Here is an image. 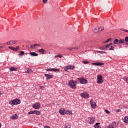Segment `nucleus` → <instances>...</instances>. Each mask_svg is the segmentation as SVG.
Listing matches in <instances>:
<instances>
[{"mask_svg": "<svg viewBox=\"0 0 128 128\" xmlns=\"http://www.w3.org/2000/svg\"><path fill=\"white\" fill-rule=\"evenodd\" d=\"M11 106H14V104H20V99H14L12 100H10L9 102Z\"/></svg>", "mask_w": 128, "mask_h": 128, "instance_id": "nucleus-1", "label": "nucleus"}, {"mask_svg": "<svg viewBox=\"0 0 128 128\" xmlns=\"http://www.w3.org/2000/svg\"><path fill=\"white\" fill-rule=\"evenodd\" d=\"M113 43L114 44H124V39H115Z\"/></svg>", "mask_w": 128, "mask_h": 128, "instance_id": "nucleus-2", "label": "nucleus"}, {"mask_svg": "<svg viewBox=\"0 0 128 128\" xmlns=\"http://www.w3.org/2000/svg\"><path fill=\"white\" fill-rule=\"evenodd\" d=\"M97 84H101L104 82V80H102V76L100 74H99L97 76Z\"/></svg>", "mask_w": 128, "mask_h": 128, "instance_id": "nucleus-3", "label": "nucleus"}, {"mask_svg": "<svg viewBox=\"0 0 128 128\" xmlns=\"http://www.w3.org/2000/svg\"><path fill=\"white\" fill-rule=\"evenodd\" d=\"M76 82L72 80H70L68 83V86L72 88H76Z\"/></svg>", "mask_w": 128, "mask_h": 128, "instance_id": "nucleus-4", "label": "nucleus"}, {"mask_svg": "<svg viewBox=\"0 0 128 128\" xmlns=\"http://www.w3.org/2000/svg\"><path fill=\"white\" fill-rule=\"evenodd\" d=\"M78 80L80 84H88V80L84 79V78H78Z\"/></svg>", "mask_w": 128, "mask_h": 128, "instance_id": "nucleus-5", "label": "nucleus"}, {"mask_svg": "<svg viewBox=\"0 0 128 128\" xmlns=\"http://www.w3.org/2000/svg\"><path fill=\"white\" fill-rule=\"evenodd\" d=\"M88 122L90 124H94V122H96V118H94L93 117H89L88 118Z\"/></svg>", "mask_w": 128, "mask_h": 128, "instance_id": "nucleus-6", "label": "nucleus"}, {"mask_svg": "<svg viewBox=\"0 0 128 128\" xmlns=\"http://www.w3.org/2000/svg\"><path fill=\"white\" fill-rule=\"evenodd\" d=\"M80 96L84 98H88L90 95L86 92H84L80 94Z\"/></svg>", "mask_w": 128, "mask_h": 128, "instance_id": "nucleus-7", "label": "nucleus"}, {"mask_svg": "<svg viewBox=\"0 0 128 128\" xmlns=\"http://www.w3.org/2000/svg\"><path fill=\"white\" fill-rule=\"evenodd\" d=\"M90 104L92 108H96V104L94 102V100H90Z\"/></svg>", "mask_w": 128, "mask_h": 128, "instance_id": "nucleus-8", "label": "nucleus"}, {"mask_svg": "<svg viewBox=\"0 0 128 128\" xmlns=\"http://www.w3.org/2000/svg\"><path fill=\"white\" fill-rule=\"evenodd\" d=\"M74 66L70 65L65 67L64 70L66 72L68 70H74Z\"/></svg>", "mask_w": 128, "mask_h": 128, "instance_id": "nucleus-9", "label": "nucleus"}, {"mask_svg": "<svg viewBox=\"0 0 128 128\" xmlns=\"http://www.w3.org/2000/svg\"><path fill=\"white\" fill-rule=\"evenodd\" d=\"M116 126V122H112V124H109L108 126V128H115Z\"/></svg>", "mask_w": 128, "mask_h": 128, "instance_id": "nucleus-10", "label": "nucleus"}, {"mask_svg": "<svg viewBox=\"0 0 128 128\" xmlns=\"http://www.w3.org/2000/svg\"><path fill=\"white\" fill-rule=\"evenodd\" d=\"M40 104L38 102L36 103L34 105H33L34 108H35L36 110L40 108Z\"/></svg>", "mask_w": 128, "mask_h": 128, "instance_id": "nucleus-11", "label": "nucleus"}, {"mask_svg": "<svg viewBox=\"0 0 128 128\" xmlns=\"http://www.w3.org/2000/svg\"><path fill=\"white\" fill-rule=\"evenodd\" d=\"M92 66H104V63L103 62H93L92 64Z\"/></svg>", "mask_w": 128, "mask_h": 128, "instance_id": "nucleus-12", "label": "nucleus"}, {"mask_svg": "<svg viewBox=\"0 0 128 128\" xmlns=\"http://www.w3.org/2000/svg\"><path fill=\"white\" fill-rule=\"evenodd\" d=\"M10 120H18V114H14L13 116H10Z\"/></svg>", "mask_w": 128, "mask_h": 128, "instance_id": "nucleus-13", "label": "nucleus"}, {"mask_svg": "<svg viewBox=\"0 0 128 128\" xmlns=\"http://www.w3.org/2000/svg\"><path fill=\"white\" fill-rule=\"evenodd\" d=\"M46 78V80H50V78H52L54 76L50 75L48 74H44Z\"/></svg>", "mask_w": 128, "mask_h": 128, "instance_id": "nucleus-14", "label": "nucleus"}, {"mask_svg": "<svg viewBox=\"0 0 128 128\" xmlns=\"http://www.w3.org/2000/svg\"><path fill=\"white\" fill-rule=\"evenodd\" d=\"M29 54L31 56H38V54L34 52H30Z\"/></svg>", "mask_w": 128, "mask_h": 128, "instance_id": "nucleus-15", "label": "nucleus"}, {"mask_svg": "<svg viewBox=\"0 0 128 128\" xmlns=\"http://www.w3.org/2000/svg\"><path fill=\"white\" fill-rule=\"evenodd\" d=\"M46 70L47 72H56L58 70H60L58 69H56V68H51V69H46Z\"/></svg>", "mask_w": 128, "mask_h": 128, "instance_id": "nucleus-16", "label": "nucleus"}, {"mask_svg": "<svg viewBox=\"0 0 128 128\" xmlns=\"http://www.w3.org/2000/svg\"><path fill=\"white\" fill-rule=\"evenodd\" d=\"M122 120H123V122H125V124H128V116H126L124 118H122Z\"/></svg>", "mask_w": 128, "mask_h": 128, "instance_id": "nucleus-17", "label": "nucleus"}, {"mask_svg": "<svg viewBox=\"0 0 128 128\" xmlns=\"http://www.w3.org/2000/svg\"><path fill=\"white\" fill-rule=\"evenodd\" d=\"M93 32H95V34H98L100 30H98V27H95L93 30Z\"/></svg>", "mask_w": 128, "mask_h": 128, "instance_id": "nucleus-18", "label": "nucleus"}, {"mask_svg": "<svg viewBox=\"0 0 128 128\" xmlns=\"http://www.w3.org/2000/svg\"><path fill=\"white\" fill-rule=\"evenodd\" d=\"M66 110H64V109H60V114H66Z\"/></svg>", "mask_w": 128, "mask_h": 128, "instance_id": "nucleus-19", "label": "nucleus"}, {"mask_svg": "<svg viewBox=\"0 0 128 128\" xmlns=\"http://www.w3.org/2000/svg\"><path fill=\"white\" fill-rule=\"evenodd\" d=\"M10 70V72H14V71H16L17 70V68L15 67H10L9 68Z\"/></svg>", "mask_w": 128, "mask_h": 128, "instance_id": "nucleus-20", "label": "nucleus"}, {"mask_svg": "<svg viewBox=\"0 0 128 128\" xmlns=\"http://www.w3.org/2000/svg\"><path fill=\"white\" fill-rule=\"evenodd\" d=\"M99 48L102 50H106V45H104V46H102L100 47Z\"/></svg>", "mask_w": 128, "mask_h": 128, "instance_id": "nucleus-21", "label": "nucleus"}, {"mask_svg": "<svg viewBox=\"0 0 128 128\" xmlns=\"http://www.w3.org/2000/svg\"><path fill=\"white\" fill-rule=\"evenodd\" d=\"M94 128H101L100 126V123H96L94 125Z\"/></svg>", "mask_w": 128, "mask_h": 128, "instance_id": "nucleus-22", "label": "nucleus"}, {"mask_svg": "<svg viewBox=\"0 0 128 128\" xmlns=\"http://www.w3.org/2000/svg\"><path fill=\"white\" fill-rule=\"evenodd\" d=\"M18 42L16 40H10V46H12L13 44H16Z\"/></svg>", "mask_w": 128, "mask_h": 128, "instance_id": "nucleus-23", "label": "nucleus"}, {"mask_svg": "<svg viewBox=\"0 0 128 128\" xmlns=\"http://www.w3.org/2000/svg\"><path fill=\"white\" fill-rule=\"evenodd\" d=\"M34 114L40 116V112L38 110H34Z\"/></svg>", "mask_w": 128, "mask_h": 128, "instance_id": "nucleus-24", "label": "nucleus"}, {"mask_svg": "<svg viewBox=\"0 0 128 128\" xmlns=\"http://www.w3.org/2000/svg\"><path fill=\"white\" fill-rule=\"evenodd\" d=\"M38 52H42V54H44V52H46V50H44V48H41V49L39 50Z\"/></svg>", "mask_w": 128, "mask_h": 128, "instance_id": "nucleus-25", "label": "nucleus"}, {"mask_svg": "<svg viewBox=\"0 0 128 128\" xmlns=\"http://www.w3.org/2000/svg\"><path fill=\"white\" fill-rule=\"evenodd\" d=\"M123 80H125V82H127V84H128V77L124 76L123 78Z\"/></svg>", "mask_w": 128, "mask_h": 128, "instance_id": "nucleus-26", "label": "nucleus"}, {"mask_svg": "<svg viewBox=\"0 0 128 128\" xmlns=\"http://www.w3.org/2000/svg\"><path fill=\"white\" fill-rule=\"evenodd\" d=\"M110 40H112V38H108L106 41L104 42L103 44H107V42H108Z\"/></svg>", "mask_w": 128, "mask_h": 128, "instance_id": "nucleus-27", "label": "nucleus"}, {"mask_svg": "<svg viewBox=\"0 0 128 128\" xmlns=\"http://www.w3.org/2000/svg\"><path fill=\"white\" fill-rule=\"evenodd\" d=\"M20 50V46H17L16 48H13V50Z\"/></svg>", "mask_w": 128, "mask_h": 128, "instance_id": "nucleus-28", "label": "nucleus"}, {"mask_svg": "<svg viewBox=\"0 0 128 128\" xmlns=\"http://www.w3.org/2000/svg\"><path fill=\"white\" fill-rule=\"evenodd\" d=\"M27 72H28V74H32V70L30 68H28L27 70Z\"/></svg>", "mask_w": 128, "mask_h": 128, "instance_id": "nucleus-29", "label": "nucleus"}, {"mask_svg": "<svg viewBox=\"0 0 128 128\" xmlns=\"http://www.w3.org/2000/svg\"><path fill=\"white\" fill-rule=\"evenodd\" d=\"M98 29L99 32H102V30H104V27H99Z\"/></svg>", "mask_w": 128, "mask_h": 128, "instance_id": "nucleus-30", "label": "nucleus"}, {"mask_svg": "<svg viewBox=\"0 0 128 128\" xmlns=\"http://www.w3.org/2000/svg\"><path fill=\"white\" fill-rule=\"evenodd\" d=\"M82 62L83 64H90V62L88 61H86V60L82 61Z\"/></svg>", "mask_w": 128, "mask_h": 128, "instance_id": "nucleus-31", "label": "nucleus"}, {"mask_svg": "<svg viewBox=\"0 0 128 128\" xmlns=\"http://www.w3.org/2000/svg\"><path fill=\"white\" fill-rule=\"evenodd\" d=\"M28 114H34V110L30 111L28 113Z\"/></svg>", "mask_w": 128, "mask_h": 128, "instance_id": "nucleus-32", "label": "nucleus"}, {"mask_svg": "<svg viewBox=\"0 0 128 128\" xmlns=\"http://www.w3.org/2000/svg\"><path fill=\"white\" fill-rule=\"evenodd\" d=\"M24 52L21 51L20 52V54H19V56H24Z\"/></svg>", "mask_w": 128, "mask_h": 128, "instance_id": "nucleus-33", "label": "nucleus"}, {"mask_svg": "<svg viewBox=\"0 0 128 128\" xmlns=\"http://www.w3.org/2000/svg\"><path fill=\"white\" fill-rule=\"evenodd\" d=\"M109 50H114V47L110 46V48H109Z\"/></svg>", "mask_w": 128, "mask_h": 128, "instance_id": "nucleus-34", "label": "nucleus"}, {"mask_svg": "<svg viewBox=\"0 0 128 128\" xmlns=\"http://www.w3.org/2000/svg\"><path fill=\"white\" fill-rule=\"evenodd\" d=\"M55 58H62V54H58L55 56Z\"/></svg>", "mask_w": 128, "mask_h": 128, "instance_id": "nucleus-35", "label": "nucleus"}, {"mask_svg": "<svg viewBox=\"0 0 128 128\" xmlns=\"http://www.w3.org/2000/svg\"><path fill=\"white\" fill-rule=\"evenodd\" d=\"M97 52H98L99 54H106V52L103 51H98Z\"/></svg>", "mask_w": 128, "mask_h": 128, "instance_id": "nucleus-36", "label": "nucleus"}, {"mask_svg": "<svg viewBox=\"0 0 128 128\" xmlns=\"http://www.w3.org/2000/svg\"><path fill=\"white\" fill-rule=\"evenodd\" d=\"M74 48H67V50H72Z\"/></svg>", "mask_w": 128, "mask_h": 128, "instance_id": "nucleus-37", "label": "nucleus"}, {"mask_svg": "<svg viewBox=\"0 0 128 128\" xmlns=\"http://www.w3.org/2000/svg\"><path fill=\"white\" fill-rule=\"evenodd\" d=\"M67 114H72V111H70V110L67 111Z\"/></svg>", "mask_w": 128, "mask_h": 128, "instance_id": "nucleus-38", "label": "nucleus"}, {"mask_svg": "<svg viewBox=\"0 0 128 128\" xmlns=\"http://www.w3.org/2000/svg\"><path fill=\"white\" fill-rule=\"evenodd\" d=\"M40 90H44V86H40Z\"/></svg>", "mask_w": 128, "mask_h": 128, "instance_id": "nucleus-39", "label": "nucleus"}, {"mask_svg": "<svg viewBox=\"0 0 128 128\" xmlns=\"http://www.w3.org/2000/svg\"><path fill=\"white\" fill-rule=\"evenodd\" d=\"M105 112H106V114H110V112L109 110H105Z\"/></svg>", "mask_w": 128, "mask_h": 128, "instance_id": "nucleus-40", "label": "nucleus"}, {"mask_svg": "<svg viewBox=\"0 0 128 128\" xmlns=\"http://www.w3.org/2000/svg\"><path fill=\"white\" fill-rule=\"evenodd\" d=\"M43 4H46L48 2V0H42Z\"/></svg>", "mask_w": 128, "mask_h": 128, "instance_id": "nucleus-41", "label": "nucleus"}, {"mask_svg": "<svg viewBox=\"0 0 128 128\" xmlns=\"http://www.w3.org/2000/svg\"><path fill=\"white\" fill-rule=\"evenodd\" d=\"M110 45L109 44L108 45H106V48H110Z\"/></svg>", "mask_w": 128, "mask_h": 128, "instance_id": "nucleus-42", "label": "nucleus"}, {"mask_svg": "<svg viewBox=\"0 0 128 128\" xmlns=\"http://www.w3.org/2000/svg\"><path fill=\"white\" fill-rule=\"evenodd\" d=\"M6 44H8V46H10V40L9 42H6Z\"/></svg>", "mask_w": 128, "mask_h": 128, "instance_id": "nucleus-43", "label": "nucleus"}, {"mask_svg": "<svg viewBox=\"0 0 128 128\" xmlns=\"http://www.w3.org/2000/svg\"><path fill=\"white\" fill-rule=\"evenodd\" d=\"M125 40L126 42H128V36H126L125 38Z\"/></svg>", "mask_w": 128, "mask_h": 128, "instance_id": "nucleus-44", "label": "nucleus"}, {"mask_svg": "<svg viewBox=\"0 0 128 128\" xmlns=\"http://www.w3.org/2000/svg\"><path fill=\"white\" fill-rule=\"evenodd\" d=\"M66 128H70V126L68 125V126H66Z\"/></svg>", "mask_w": 128, "mask_h": 128, "instance_id": "nucleus-45", "label": "nucleus"}, {"mask_svg": "<svg viewBox=\"0 0 128 128\" xmlns=\"http://www.w3.org/2000/svg\"><path fill=\"white\" fill-rule=\"evenodd\" d=\"M9 48H10V50H14V48L12 46H9Z\"/></svg>", "mask_w": 128, "mask_h": 128, "instance_id": "nucleus-46", "label": "nucleus"}, {"mask_svg": "<svg viewBox=\"0 0 128 128\" xmlns=\"http://www.w3.org/2000/svg\"><path fill=\"white\" fill-rule=\"evenodd\" d=\"M30 48H34V46L33 45H31Z\"/></svg>", "mask_w": 128, "mask_h": 128, "instance_id": "nucleus-47", "label": "nucleus"}, {"mask_svg": "<svg viewBox=\"0 0 128 128\" xmlns=\"http://www.w3.org/2000/svg\"><path fill=\"white\" fill-rule=\"evenodd\" d=\"M44 128H50V127L48 126H44Z\"/></svg>", "mask_w": 128, "mask_h": 128, "instance_id": "nucleus-48", "label": "nucleus"}, {"mask_svg": "<svg viewBox=\"0 0 128 128\" xmlns=\"http://www.w3.org/2000/svg\"><path fill=\"white\" fill-rule=\"evenodd\" d=\"M2 94H4V92H0V96H2Z\"/></svg>", "mask_w": 128, "mask_h": 128, "instance_id": "nucleus-49", "label": "nucleus"}, {"mask_svg": "<svg viewBox=\"0 0 128 128\" xmlns=\"http://www.w3.org/2000/svg\"><path fill=\"white\" fill-rule=\"evenodd\" d=\"M116 111L118 112H120V109H118L116 110Z\"/></svg>", "mask_w": 128, "mask_h": 128, "instance_id": "nucleus-50", "label": "nucleus"}, {"mask_svg": "<svg viewBox=\"0 0 128 128\" xmlns=\"http://www.w3.org/2000/svg\"><path fill=\"white\" fill-rule=\"evenodd\" d=\"M38 46V44H34L33 45V46Z\"/></svg>", "mask_w": 128, "mask_h": 128, "instance_id": "nucleus-51", "label": "nucleus"}, {"mask_svg": "<svg viewBox=\"0 0 128 128\" xmlns=\"http://www.w3.org/2000/svg\"><path fill=\"white\" fill-rule=\"evenodd\" d=\"M108 44L110 46L112 45V44L110 43V44Z\"/></svg>", "mask_w": 128, "mask_h": 128, "instance_id": "nucleus-52", "label": "nucleus"}, {"mask_svg": "<svg viewBox=\"0 0 128 128\" xmlns=\"http://www.w3.org/2000/svg\"><path fill=\"white\" fill-rule=\"evenodd\" d=\"M40 46V44H38V45H36V46Z\"/></svg>", "mask_w": 128, "mask_h": 128, "instance_id": "nucleus-53", "label": "nucleus"}, {"mask_svg": "<svg viewBox=\"0 0 128 128\" xmlns=\"http://www.w3.org/2000/svg\"><path fill=\"white\" fill-rule=\"evenodd\" d=\"M0 128H2V124L0 123Z\"/></svg>", "mask_w": 128, "mask_h": 128, "instance_id": "nucleus-54", "label": "nucleus"}, {"mask_svg": "<svg viewBox=\"0 0 128 128\" xmlns=\"http://www.w3.org/2000/svg\"><path fill=\"white\" fill-rule=\"evenodd\" d=\"M0 48H2V46H0Z\"/></svg>", "mask_w": 128, "mask_h": 128, "instance_id": "nucleus-55", "label": "nucleus"}]
</instances>
